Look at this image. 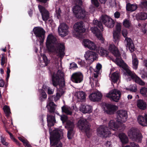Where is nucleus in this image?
Returning <instances> with one entry per match:
<instances>
[{
    "label": "nucleus",
    "mask_w": 147,
    "mask_h": 147,
    "mask_svg": "<svg viewBox=\"0 0 147 147\" xmlns=\"http://www.w3.org/2000/svg\"><path fill=\"white\" fill-rule=\"evenodd\" d=\"M46 45L48 49L56 53L61 58V60L65 55L64 44L61 43L55 36L50 34L47 37Z\"/></svg>",
    "instance_id": "nucleus-1"
},
{
    "label": "nucleus",
    "mask_w": 147,
    "mask_h": 147,
    "mask_svg": "<svg viewBox=\"0 0 147 147\" xmlns=\"http://www.w3.org/2000/svg\"><path fill=\"white\" fill-rule=\"evenodd\" d=\"M51 147H62L61 143L59 140L62 138L63 135L62 130L55 129L53 131L51 127L49 129Z\"/></svg>",
    "instance_id": "nucleus-2"
},
{
    "label": "nucleus",
    "mask_w": 147,
    "mask_h": 147,
    "mask_svg": "<svg viewBox=\"0 0 147 147\" xmlns=\"http://www.w3.org/2000/svg\"><path fill=\"white\" fill-rule=\"evenodd\" d=\"M96 70L93 69L92 67H90V70L91 73L92 78H90V83L92 87H93L95 85L98 86L99 84L98 82L97 78L99 73V71L102 68L101 65L100 64H97L96 66Z\"/></svg>",
    "instance_id": "nucleus-3"
},
{
    "label": "nucleus",
    "mask_w": 147,
    "mask_h": 147,
    "mask_svg": "<svg viewBox=\"0 0 147 147\" xmlns=\"http://www.w3.org/2000/svg\"><path fill=\"white\" fill-rule=\"evenodd\" d=\"M64 74L60 70H58L56 73H54L52 77V84L53 86H57L59 85L60 86H64Z\"/></svg>",
    "instance_id": "nucleus-4"
},
{
    "label": "nucleus",
    "mask_w": 147,
    "mask_h": 147,
    "mask_svg": "<svg viewBox=\"0 0 147 147\" xmlns=\"http://www.w3.org/2000/svg\"><path fill=\"white\" fill-rule=\"evenodd\" d=\"M127 134L130 138L136 141L141 142L142 138L141 134L135 128L132 127L129 129Z\"/></svg>",
    "instance_id": "nucleus-5"
},
{
    "label": "nucleus",
    "mask_w": 147,
    "mask_h": 147,
    "mask_svg": "<svg viewBox=\"0 0 147 147\" xmlns=\"http://www.w3.org/2000/svg\"><path fill=\"white\" fill-rule=\"evenodd\" d=\"M78 127L81 130H84L86 132L87 136L89 137L91 134L90 130V126L87 120L84 119H80L78 123Z\"/></svg>",
    "instance_id": "nucleus-6"
},
{
    "label": "nucleus",
    "mask_w": 147,
    "mask_h": 147,
    "mask_svg": "<svg viewBox=\"0 0 147 147\" xmlns=\"http://www.w3.org/2000/svg\"><path fill=\"white\" fill-rule=\"evenodd\" d=\"M33 31L37 38V41H39L40 45H41L45 39V31L42 28L38 27L34 28L33 29Z\"/></svg>",
    "instance_id": "nucleus-7"
},
{
    "label": "nucleus",
    "mask_w": 147,
    "mask_h": 147,
    "mask_svg": "<svg viewBox=\"0 0 147 147\" xmlns=\"http://www.w3.org/2000/svg\"><path fill=\"white\" fill-rule=\"evenodd\" d=\"M74 32L73 34L76 37H81L82 33L85 31V27L82 22L76 23L74 26Z\"/></svg>",
    "instance_id": "nucleus-8"
},
{
    "label": "nucleus",
    "mask_w": 147,
    "mask_h": 147,
    "mask_svg": "<svg viewBox=\"0 0 147 147\" xmlns=\"http://www.w3.org/2000/svg\"><path fill=\"white\" fill-rule=\"evenodd\" d=\"M121 95V92L119 90L115 89L107 93L106 96L113 101L118 102L120 99Z\"/></svg>",
    "instance_id": "nucleus-9"
},
{
    "label": "nucleus",
    "mask_w": 147,
    "mask_h": 147,
    "mask_svg": "<svg viewBox=\"0 0 147 147\" xmlns=\"http://www.w3.org/2000/svg\"><path fill=\"white\" fill-rule=\"evenodd\" d=\"M73 9L75 15L78 18H84L88 15V13L78 5L74 7Z\"/></svg>",
    "instance_id": "nucleus-10"
},
{
    "label": "nucleus",
    "mask_w": 147,
    "mask_h": 147,
    "mask_svg": "<svg viewBox=\"0 0 147 147\" xmlns=\"http://www.w3.org/2000/svg\"><path fill=\"white\" fill-rule=\"evenodd\" d=\"M102 108L105 112L111 115L113 114L117 110L118 107L114 105L104 103L102 106Z\"/></svg>",
    "instance_id": "nucleus-11"
},
{
    "label": "nucleus",
    "mask_w": 147,
    "mask_h": 147,
    "mask_svg": "<svg viewBox=\"0 0 147 147\" xmlns=\"http://www.w3.org/2000/svg\"><path fill=\"white\" fill-rule=\"evenodd\" d=\"M111 134L108 129V127L104 126H100L97 129V134L99 136L102 137H107Z\"/></svg>",
    "instance_id": "nucleus-12"
},
{
    "label": "nucleus",
    "mask_w": 147,
    "mask_h": 147,
    "mask_svg": "<svg viewBox=\"0 0 147 147\" xmlns=\"http://www.w3.org/2000/svg\"><path fill=\"white\" fill-rule=\"evenodd\" d=\"M101 20L103 23L108 28H112L114 26L115 22L114 20L107 15L102 16Z\"/></svg>",
    "instance_id": "nucleus-13"
},
{
    "label": "nucleus",
    "mask_w": 147,
    "mask_h": 147,
    "mask_svg": "<svg viewBox=\"0 0 147 147\" xmlns=\"http://www.w3.org/2000/svg\"><path fill=\"white\" fill-rule=\"evenodd\" d=\"M117 115L116 121L119 123L125 122L127 118V114L126 111L121 110L117 111Z\"/></svg>",
    "instance_id": "nucleus-14"
},
{
    "label": "nucleus",
    "mask_w": 147,
    "mask_h": 147,
    "mask_svg": "<svg viewBox=\"0 0 147 147\" xmlns=\"http://www.w3.org/2000/svg\"><path fill=\"white\" fill-rule=\"evenodd\" d=\"M84 57L86 61L91 63L97 58V54L94 52L88 51L85 52Z\"/></svg>",
    "instance_id": "nucleus-15"
},
{
    "label": "nucleus",
    "mask_w": 147,
    "mask_h": 147,
    "mask_svg": "<svg viewBox=\"0 0 147 147\" xmlns=\"http://www.w3.org/2000/svg\"><path fill=\"white\" fill-rule=\"evenodd\" d=\"M58 32L60 36L64 37L69 34L68 26L64 23L61 24L58 28Z\"/></svg>",
    "instance_id": "nucleus-16"
},
{
    "label": "nucleus",
    "mask_w": 147,
    "mask_h": 147,
    "mask_svg": "<svg viewBox=\"0 0 147 147\" xmlns=\"http://www.w3.org/2000/svg\"><path fill=\"white\" fill-rule=\"evenodd\" d=\"M82 45L85 47L91 50L95 51L97 49V46L95 43L88 39L83 40Z\"/></svg>",
    "instance_id": "nucleus-17"
},
{
    "label": "nucleus",
    "mask_w": 147,
    "mask_h": 147,
    "mask_svg": "<svg viewBox=\"0 0 147 147\" xmlns=\"http://www.w3.org/2000/svg\"><path fill=\"white\" fill-rule=\"evenodd\" d=\"M83 76L80 72H77L73 73L71 77V80L75 83H80L83 80Z\"/></svg>",
    "instance_id": "nucleus-18"
},
{
    "label": "nucleus",
    "mask_w": 147,
    "mask_h": 147,
    "mask_svg": "<svg viewBox=\"0 0 147 147\" xmlns=\"http://www.w3.org/2000/svg\"><path fill=\"white\" fill-rule=\"evenodd\" d=\"M114 62L118 65L121 67L125 71L127 74V73H130V70L128 67L121 58H117Z\"/></svg>",
    "instance_id": "nucleus-19"
},
{
    "label": "nucleus",
    "mask_w": 147,
    "mask_h": 147,
    "mask_svg": "<svg viewBox=\"0 0 147 147\" xmlns=\"http://www.w3.org/2000/svg\"><path fill=\"white\" fill-rule=\"evenodd\" d=\"M38 8L41 13L42 18L43 20L46 21L49 18V13L46 10L45 8L41 5H39Z\"/></svg>",
    "instance_id": "nucleus-20"
},
{
    "label": "nucleus",
    "mask_w": 147,
    "mask_h": 147,
    "mask_svg": "<svg viewBox=\"0 0 147 147\" xmlns=\"http://www.w3.org/2000/svg\"><path fill=\"white\" fill-rule=\"evenodd\" d=\"M130 73L129 74V73H127V74L129 76H130L132 79H134L136 83L141 86L145 85V82L143 81L140 78L138 77L134 73L132 72L130 70Z\"/></svg>",
    "instance_id": "nucleus-21"
},
{
    "label": "nucleus",
    "mask_w": 147,
    "mask_h": 147,
    "mask_svg": "<svg viewBox=\"0 0 147 147\" xmlns=\"http://www.w3.org/2000/svg\"><path fill=\"white\" fill-rule=\"evenodd\" d=\"M90 30L95 35L98 39L101 40L102 43L103 42L104 38L102 36V34L100 33L99 30L97 28L95 27H92L91 28Z\"/></svg>",
    "instance_id": "nucleus-22"
},
{
    "label": "nucleus",
    "mask_w": 147,
    "mask_h": 147,
    "mask_svg": "<svg viewBox=\"0 0 147 147\" xmlns=\"http://www.w3.org/2000/svg\"><path fill=\"white\" fill-rule=\"evenodd\" d=\"M102 95L99 91L92 93L89 96L90 99L93 101L98 100L101 97Z\"/></svg>",
    "instance_id": "nucleus-23"
},
{
    "label": "nucleus",
    "mask_w": 147,
    "mask_h": 147,
    "mask_svg": "<svg viewBox=\"0 0 147 147\" xmlns=\"http://www.w3.org/2000/svg\"><path fill=\"white\" fill-rule=\"evenodd\" d=\"M109 50L116 57H117L120 56V54L118 49L114 45L110 44L109 47Z\"/></svg>",
    "instance_id": "nucleus-24"
},
{
    "label": "nucleus",
    "mask_w": 147,
    "mask_h": 147,
    "mask_svg": "<svg viewBox=\"0 0 147 147\" xmlns=\"http://www.w3.org/2000/svg\"><path fill=\"white\" fill-rule=\"evenodd\" d=\"M138 123L143 126L147 125V113L145 114L144 117L139 115L137 118Z\"/></svg>",
    "instance_id": "nucleus-25"
},
{
    "label": "nucleus",
    "mask_w": 147,
    "mask_h": 147,
    "mask_svg": "<svg viewBox=\"0 0 147 147\" xmlns=\"http://www.w3.org/2000/svg\"><path fill=\"white\" fill-rule=\"evenodd\" d=\"M125 42L126 44V47H128L130 51L132 52L134 50V47L131 39L128 37L125 38Z\"/></svg>",
    "instance_id": "nucleus-26"
},
{
    "label": "nucleus",
    "mask_w": 147,
    "mask_h": 147,
    "mask_svg": "<svg viewBox=\"0 0 147 147\" xmlns=\"http://www.w3.org/2000/svg\"><path fill=\"white\" fill-rule=\"evenodd\" d=\"M96 53H98L102 56L107 57L108 56V52L101 47H97V49L95 50Z\"/></svg>",
    "instance_id": "nucleus-27"
},
{
    "label": "nucleus",
    "mask_w": 147,
    "mask_h": 147,
    "mask_svg": "<svg viewBox=\"0 0 147 147\" xmlns=\"http://www.w3.org/2000/svg\"><path fill=\"white\" fill-rule=\"evenodd\" d=\"M80 110L83 113H90L92 111V107L88 105H82L80 107Z\"/></svg>",
    "instance_id": "nucleus-28"
},
{
    "label": "nucleus",
    "mask_w": 147,
    "mask_h": 147,
    "mask_svg": "<svg viewBox=\"0 0 147 147\" xmlns=\"http://www.w3.org/2000/svg\"><path fill=\"white\" fill-rule=\"evenodd\" d=\"M137 106L140 109L144 110L146 108L147 105L143 100H137Z\"/></svg>",
    "instance_id": "nucleus-29"
},
{
    "label": "nucleus",
    "mask_w": 147,
    "mask_h": 147,
    "mask_svg": "<svg viewBox=\"0 0 147 147\" xmlns=\"http://www.w3.org/2000/svg\"><path fill=\"white\" fill-rule=\"evenodd\" d=\"M119 137L121 142L122 144H126L129 141L128 138L127 136L123 133H120Z\"/></svg>",
    "instance_id": "nucleus-30"
},
{
    "label": "nucleus",
    "mask_w": 147,
    "mask_h": 147,
    "mask_svg": "<svg viewBox=\"0 0 147 147\" xmlns=\"http://www.w3.org/2000/svg\"><path fill=\"white\" fill-rule=\"evenodd\" d=\"M109 127L113 130H115L118 128L119 125L116 122H115L114 120H111L108 124Z\"/></svg>",
    "instance_id": "nucleus-31"
},
{
    "label": "nucleus",
    "mask_w": 147,
    "mask_h": 147,
    "mask_svg": "<svg viewBox=\"0 0 147 147\" xmlns=\"http://www.w3.org/2000/svg\"><path fill=\"white\" fill-rule=\"evenodd\" d=\"M56 107V105L52 102L49 101L47 102V107L51 112L55 111Z\"/></svg>",
    "instance_id": "nucleus-32"
},
{
    "label": "nucleus",
    "mask_w": 147,
    "mask_h": 147,
    "mask_svg": "<svg viewBox=\"0 0 147 147\" xmlns=\"http://www.w3.org/2000/svg\"><path fill=\"white\" fill-rule=\"evenodd\" d=\"M109 76L111 81L114 83L117 82L119 77V74L117 72L113 73L111 75L110 74Z\"/></svg>",
    "instance_id": "nucleus-33"
},
{
    "label": "nucleus",
    "mask_w": 147,
    "mask_h": 147,
    "mask_svg": "<svg viewBox=\"0 0 147 147\" xmlns=\"http://www.w3.org/2000/svg\"><path fill=\"white\" fill-rule=\"evenodd\" d=\"M47 119L48 126L51 127L53 126L55 122L54 117L50 115H48Z\"/></svg>",
    "instance_id": "nucleus-34"
},
{
    "label": "nucleus",
    "mask_w": 147,
    "mask_h": 147,
    "mask_svg": "<svg viewBox=\"0 0 147 147\" xmlns=\"http://www.w3.org/2000/svg\"><path fill=\"white\" fill-rule=\"evenodd\" d=\"M137 8V6L135 4L128 3L126 6V10L128 11L132 12L135 11Z\"/></svg>",
    "instance_id": "nucleus-35"
},
{
    "label": "nucleus",
    "mask_w": 147,
    "mask_h": 147,
    "mask_svg": "<svg viewBox=\"0 0 147 147\" xmlns=\"http://www.w3.org/2000/svg\"><path fill=\"white\" fill-rule=\"evenodd\" d=\"M132 63L133 68L136 69H137L138 61L135 54L132 55Z\"/></svg>",
    "instance_id": "nucleus-36"
},
{
    "label": "nucleus",
    "mask_w": 147,
    "mask_h": 147,
    "mask_svg": "<svg viewBox=\"0 0 147 147\" xmlns=\"http://www.w3.org/2000/svg\"><path fill=\"white\" fill-rule=\"evenodd\" d=\"M76 96L80 101H83L86 98V95L82 91H79L76 92Z\"/></svg>",
    "instance_id": "nucleus-37"
},
{
    "label": "nucleus",
    "mask_w": 147,
    "mask_h": 147,
    "mask_svg": "<svg viewBox=\"0 0 147 147\" xmlns=\"http://www.w3.org/2000/svg\"><path fill=\"white\" fill-rule=\"evenodd\" d=\"M62 111L66 114L71 115L72 113V110L71 108L65 105L61 107Z\"/></svg>",
    "instance_id": "nucleus-38"
},
{
    "label": "nucleus",
    "mask_w": 147,
    "mask_h": 147,
    "mask_svg": "<svg viewBox=\"0 0 147 147\" xmlns=\"http://www.w3.org/2000/svg\"><path fill=\"white\" fill-rule=\"evenodd\" d=\"M64 91L63 88H60L58 89L56 94V95L54 98V100L55 101L58 100L61 96L64 94Z\"/></svg>",
    "instance_id": "nucleus-39"
},
{
    "label": "nucleus",
    "mask_w": 147,
    "mask_h": 147,
    "mask_svg": "<svg viewBox=\"0 0 147 147\" xmlns=\"http://www.w3.org/2000/svg\"><path fill=\"white\" fill-rule=\"evenodd\" d=\"M137 19L141 20H144L147 19V13H145L141 12L136 15Z\"/></svg>",
    "instance_id": "nucleus-40"
},
{
    "label": "nucleus",
    "mask_w": 147,
    "mask_h": 147,
    "mask_svg": "<svg viewBox=\"0 0 147 147\" xmlns=\"http://www.w3.org/2000/svg\"><path fill=\"white\" fill-rule=\"evenodd\" d=\"M74 126V125L73 123L70 121L68 120L66 122V124L65 127L68 130H73Z\"/></svg>",
    "instance_id": "nucleus-41"
},
{
    "label": "nucleus",
    "mask_w": 147,
    "mask_h": 147,
    "mask_svg": "<svg viewBox=\"0 0 147 147\" xmlns=\"http://www.w3.org/2000/svg\"><path fill=\"white\" fill-rule=\"evenodd\" d=\"M120 36L119 33L117 32L116 31H113V40L118 44L119 41Z\"/></svg>",
    "instance_id": "nucleus-42"
},
{
    "label": "nucleus",
    "mask_w": 147,
    "mask_h": 147,
    "mask_svg": "<svg viewBox=\"0 0 147 147\" xmlns=\"http://www.w3.org/2000/svg\"><path fill=\"white\" fill-rule=\"evenodd\" d=\"M138 26L140 27L141 31L144 34H147V24H144L142 25L139 24Z\"/></svg>",
    "instance_id": "nucleus-43"
},
{
    "label": "nucleus",
    "mask_w": 147,
    "mask_h": 147,
    "mask_svg": "<svg viewBox=\"0 0 147 147\" xmlns=\"http://www.w3.org/2000/svg\"><path fill=\"white\" fill-rule=\"evenodd\" d=\"M3 109L6 115L8 116L11 113L9 107L7 105H5L4 106Z\"/></svg>",
    "instance_id": "nucleus-44"
},
{
    "label": "nucleus",
    "mask_w": 147,
    "mask_h": 147,
    "mask_svg": "<svg viewBox=\"0 0 147 147\" xmlns=\"http://www.w3.org/2000/svg\"><path fill=\"white\" fill-rule=\"evenodd\" d=\"M18 139L24 143V145L26 147H31L28 141L24 139L21 137H19Z\"/></svg>",
    "instance_id": "nucleus-45"
},
{
    "label": "nucleus",
    "mask_w": 147,
    "mask_h": 147,
    "mask_svg": "<svg viewBox=\"0 0 147 147\" xmlns=\"http://www.w3.org/2000/svg\"><path fill=\"white\" fill-rule=\"evenodd\" d=\"M140 92L143 96H147V88H142L140 90Z\"/></svg>",
    "instance_id": "nucleus-46"
},
{
    "label": "nucleus",
    "mask_w": 147,
    "mask_h": 147,
    "mask_svg": "<svg viewBox=\"0 0 147 147\" xmlns=\"http://www.w3.org/2000/svg\"><path fill=\"white\" fill-rule=\"evenodd\" d=\"M93 24L94 25L98 26L102 30H103V27L101 23L99 22L97 20H94L93 21Z\"/></svg>",
    "instance_id": "nucleus-47"
},
{
    "label": "nucleus",
    "mask_w": 147,
    "mask_h": 147,
    "mask_svg": "<svg viewBox=\"0 0 147 147\" xmlns=\"http://www.w3.org/2000/svg\"><path fill=\"white\" fill-rule=\"evenodd\" d=\"M41 56L42 57L43 60L45 63V64L43 65L42 66V67L43 66H46L49 63V61L47 59V57L44 54H41Z\"/></svg>",
    "instance_id": "nucleus-48"
},
{
    "label": "nucleus",
    "mask_w": 147,
    "mask_h": 147,
    "mask_svg": "<svg viewBox=\"0 0 147 147\" xmlns=\"http://www.w3.org/2000/svg\"><path fill=\"white\" fill-rule=\"evenodd\" d=\"M121 23H117L115 25L116 29L114 31H116L117 32L120 33L121 31Z\"/></svg>",
    "instance_id": "nucleus-49"
},
{
    "label": "nucleus",
    "mask_w": 147,
    "mask_h": 147,
    "mask_svg": "<svg viewBox=\"0 0 147 147\" xmlns=\"http://www.w3.org/2000/svg\"><path fill=\"white\" fill-rule=\"evenodd\" d=\"M123 23V25L126 28H129L131 25L130 22L127 19H125Z\"/></svg>",
    "instance_id": "nucleus-50"
},
{
    "label": "nucleus",
    "mask_w": 147,
    "mask_h": 147,
    "mask_svg": "<svg viewBox=\"0 0 147 147\" xmlns=\"http://www.w3.org/2000/svg\"><path fill=\"white\" fill-rule=\"evenodd\" d=\"M7 132L9 134L11 139L13 140L14 142H16V143L18 145H20V144L18 141H17L13 136L12 134L8 131H7Z\"/></svg>",
    "instance_id": "nucleus-51"
},
{
    "label": "nucleus",
    "mask_w": 147,
    "mask_h": 147,
    "mask_svg": "<svg viewBox=\"0 0 147 147\" xmlns=\"http://www.w3.org/2000/svg\"><path fill=\"white\" fill-rule=\"evenodd\" d=\"M74 132L73 130H68L67 137L69 139H70L72 138L73 136Z\"/></svg>",
    "instance_id": "nucleus-52"
},
{
    "label": "nucleus",
    "mask_w": 147,
    "mask_h": 147,
    "mask_svg": "<svg viewBox=\"0 0 147 147\" xmlns=\"http://www.w3.org/2000/svg\"><path fill=\"white\" fill-rule=\"evenodd\" d=\"M129 90L133 92H136L137 90V86L135 85H131Z\"/></svg>",
    "instance_id": "nucleus-53"
},
{
    "label": "nucleus",
    "mask_w": 147,
    "mask_h": 147,
    "mask_svg": "<svg viewBox=\"0 0 147 147\" xmlns=\"http://www.w3.org/2000/svg\"><path fill=\"white\" fill-rule=\"evenodd\" d=\"M39 92L40 93V95L43 98H46L47 97V95L43 90H40Z\"/></svg>",
    "instance_id": "nucleus-54"
},
{
    "label": "nucleus",
    "mask_w": 147,
    "mask_h": 147,
    "mask_svg": "<svg viewBox=\"0 0 147 147\" xmlns=\"http://www.w3.org/2000/svg\"><path fill=\"white\" fill-rule=\"evenodd\" d=\"M1 140L2 144L4 145L7 146L8 144V143L6 142L5 138L4 137L2 136H1Z\"/></svg>",
    "instance_id": "nucleus-55"
},
{
    "label": "nucleus",
    "mask_w": 147,
    "mask_h": 147,
    "mask_svg": "<svg viewBox=\"0 0 147 147\" xmlns=\"http://www.w3.org/2000/svg\"><path fill=\"white\" fill-rule=\"evenodd\" d=\"M56 14L55 15V17H56L58 19H59L61 17V10L60 9H59L58 10H57L56 11Z\"/></svg>",
    "instance_id": "nucleus-56"
},
{
    "label": "nucleus",
    "mask_w": 147,
    "mask_h": 147,
    "mask_svg": "<svg viewBox=\"0 0 147 147\" xmlns=\"http://www.w3.org/2000/svg\"><path fill=\"white\" fill-rule=\"evenodd\" d=\"M92 4L96 7H98L99 5V3L98 0H91Z\"/></svg>",
    "instance_id": "nucleus-57"
},
{
    "label": "nucleus",
    "mask_w": 147,
    "mask_h": 147,
    "mask_svg": "<svg viewBox=\"0 0 147 147\" xmlns=\"http://www.w3.org/2000/svg\"><path fill=\"white\" fill-rule=\"evenodd\" d=\"M7 59L4 56H3L1 59V65L2 66H3L4 64L6 63Z\"/></svg>",
    "instance_id": "nucleus-58"
},
{
    "label": "nucleus",
    "mask_w": 147,
    "mask_h": 147,
    "mask_svg": "<svg viewBox=\"0 0 147 147\" xmlns=\"http://www.w3.org/2000/svg\"><path fill=\"white\" fill-rule=\"evenodd\" d=\"M78 67L77 64L74 63H72L70 64V68L75 69Z\"/></svg>",
    "instance_id": "nucleus-59"
},
{
    "label": "nucleus",
    "mask_w": 147,
    "mask_h": 147,
    "mask_svg": "<svg viewBox=\"0 0 147 147\" xmlns=\"http://www.w3.org/2000/svg\"><path fill=\"white\" fill-rule=\"evenodd\" d=\"M127 31L125 29H123L122 31V34L123 36L125 37L126 38L127 34Z\"/></svg>",
    "instance_id": "nucleus-60"
},
{
    "label": "nucleus",
    "mask_w": 147,
    "mask_h": 147,
    "mask_svg": "<svg viewBox=\"0 0 147 147\" xmlns=\"http://www.w3.org/2000/svg\"><path fill=\"white\" fill-rule=\"evenodd\" d=\"M141 5L142 7L147 8V1H145L141 2Z\"/></svg>",
    "instance_id": "nucleus-61"
},
{
    "label": "nucleus",
    "mask_w": 147,
    "mask_h": 147,
    "mask_svg": "<svg viewBox=\"0 0 147 147\" xmlns=\"http://www.w3.org/2000/svg\"><path fill=\"white\" fill-rule=\"evenodd\" d=\"M61 119L63 122H64L66 120L67 117L65 115H61Z\"/></svg>",
    "instance_id": "nucleus-62"
},
{
    "label": "nucleus",
    "mask_w": 147,
    "mask_h": 147,
    "mask_svg": "<svg viewBox=\"0 0 147 147\" xmlns=\"http://www.w3.org/2000/svg\"><path fill=\"white\" fill-rule=\"evenodd\" d=\"M78 64H80L81 66H83L85 65V63L84 61L80 60L78 62Z\"/></svg>",
    "instance_id": "nucleus-63"
},
{
    "label": "nucleus",
    "mask_w": 147,
    "mask_h": 147,
    "mask_svg": "<svg viewBox=\"0 0 147 147\" xmlns=\"http://www.w3.org/2000/svg\"><path fill=\"white\" fill-rule=\"evenodd\" d=\"M130 145L131 147H140L138 145L133 142H131Z\"/></svg>",
    "instance_id": "nucleus-64"
}]
</instances>
